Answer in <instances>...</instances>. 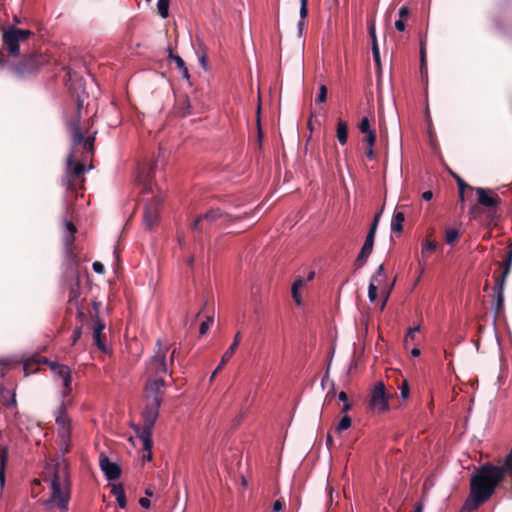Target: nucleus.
Masks as SVG:
<instances>
[{"mask_svg": "<svg viewBox=\"0 0 512 512\" xmlns=\"http://www.w3.org/2000/svg\"><path fill=\"white\" fill-rule=\"evenodd\" d=\"M63 382L62 396L68 397L72 392V375L70 373H66V376L61 379Z\"/></svg>", "mask_w": 512, "mask_h": 512, "instance_id": "obj_30", "label": "nucleus"}, {"mask_svg": "<svg viewBox=\"0 0 512 512\" xmlns=\"http://www.w3.org/2000/svg\"><path fill=\"white\" fill-rule=\"evenodd\" d=\"M79 296H80V280H79V276L76 275L75 281H74V283L71 284L70 289H69V295H68L69 303L76 302Z\"/></svg>", "mask_w": 512, "mask_h": 512, "instance_id": "obj_26", "label": "nucleus"}, {"mask_svg": "<svg viewBox=\"0 0 512 512\" xmlns=\"http://www.w3.org/2000/svg\"><path fill=\"white\" fill-rule=\"evenodd\" d=\"M67 234H75L77 232L76 226L72 222H66Z\"/></svg>", "mask_w": 512, "mask_h": 512, "instance_id": "obj_54", "label": "nucleus"}, {"mask_svg": "<svg viewBox=\"0 0 512 512\" xmlns=\"http://www.w3.org/2000/svg\"><path fill=\"white\" fill-rule=\"evenodd\" d=\"M34 33L27 29H20L10 27L3 33V47L0 49V67L4 66L7 62L5 51L10 56H17L19 54L20 43L25 42Z\"/></svg>", "mask_w": 512, "mask_h": 512, "instance_id": "obj_3", "label": "nucleus"}, {"mask_svg": "<svg viewBox=\"0 0 512 512\" xmlns=\"http://www.w3.org/2000/svg\"><path fill=\"white\" fill-rule=\"evenodd\" d=\"M351 418L348 415H344L336 426V432H342L347 430L351 426Z\"/></svg>", "mask_w": 512, "mask_h": 512, "instance_id": "obj_36", "label": "nucleus"}, {"mask_svg": "<svg viewBox=\"0 0 512 512\" xmlns=\"http://www.w3.org/2000/svg\"><path fill=\"white\" fill-rule=\"evenodd\" d=\"M363 141L367 143L368 147H370V146L374 147L375 142H376L375 131L367 133L366 136L364 137Z\"/></svg>", "mask_w": 512, "mask_h": 512, "instance_id": "obj_43", "label": "nucleus"}, {"mask_svg": "<svg viewBox=\"0 0 512 512\" xmlns=\"http://www.w3.org/2000/svg\"><path fill=\"white\" fill-rule=\"evenodd\" d=\"M459 238V231L455 228L447 229L445 232V242L448 245H454Z\"/></svg>", "mask_w": 512, "mask_h": 512, "instance_id": "obj_33", "label": "nucleus"}, {"mask_svg": "<svg viewBox=\"0 0 512 512\" xmlns=\"http://www.w3.org/2000/svg\"><path fill=\"white\" fill-rule=\"evenodd\" d=\"M82 336V327H77L75 328V330L73 331V334H72V344H76V342L81 338Z\"/></svg>", "mask_w": 512, "mask_h": 512, "instance_id": "obj_47", "label": "nucleus"}, {"mask_svg": "<svg viewBox=\"0 0 512 512\" xmlns=\"http://www.w3.org/2000/svg\"><path fill=\"white\" fill-rule=\"evenodd\" d=\"M420 57H421V68H423L425 65V62H426V52H425V47H424L423 42H421Z\"/></svg>", "mask_w": 512, "mask_h": 512, "instance_id": "obj_51", "label": "nucleus"}, {"mask_svg": "<svg viewBox=\"0 0 512 512\" xmlns=\"http://www.w3.org/2000/svg\"><path fill=\"white\" fill-rule=\"evenodd\" d=\"M480 214H481V209L479 208L478 205H472L469 208V215L471 216V218L477 219Z\"/></svg>", "mask_w": 512, "mask_h": 512, "instance_id": "obj_45", "label": "nucleus"}, {"mask_svg": "<svg viewBox=\"0 0 512 512\" xmlns=\"http://www.w3.org/2000/svg\"><path fill=\"white\" fill-rule=\"evenodd\" d=\"M385 280H383V276H378V274L373 275L370 282H373L377 286L382 284Z\"/></svg>", "mask_w": 512, "mask_h": 512, "instance_id": "obj_56", "label": "nucleus"}, {"mask_svg": "<svg viewBox=\"0 0 512 512\" xmlns=\"http://www.w3.org/2000/svg\"><path fill=\"white\" fill-rule=\"evenodd\" d=\"M366 157L369 158V159H373L374 158V150H373V147H368L366 152Z\"/></svg>", "mask_w": 512, "mask_h": 512, "instance_id": "obj_64", "label": "nucleus"}, {"mask_svg": "<svg viewBox=\"0 0 512 512\" xmlns=\"http://www.w3.org/2000/svg\"><path fill=\"white\" fill-rule=\"evenodd\" d=\"M197 54H198V58H199L201 66L204 69H206L207 68V61H208L206 54L204 52H202L201 54L199 52H197Z\"/></svg>", "mask_w": 512, "mask_h": 512, "instance_id": "obj_49", "label": "nucleus"}, {"mask_svg": "<svg viewBox=\"0 0 512 512\" xmlns=\"http://www.w3.org/2000/svg\"><path fill=\"white\" fill-rule=\"evenodd\" d=\"M240 340H241V334H240V332H238V333H236L232 344L229 346V348L223 354L219 365L214 370V374H217L223 368V366L231 359V357L234 355L235 350L237 349V347L240 343Z\"/></svg>", "mask_w": 512, "mask_h": 512, "instance_id": "obj_17", "label": "nucleus"}, {"mask_svg": "<svg viewBox=\"0 0 512 512\" xmlns=\"http://www.w3.org/2000/svg\"><path fill=\"white\" fill-rule=\"evenodd\" d=\"M212 323H213V317L208 316L207 319L205 321H203L200 325V329H199L200 335H205L208 332V330L210 329V326L212 325Z\"/></svg>", "mask_w": 512, "mask_h": 512, "instance_id": "obj_39", "label": "nucleus"}, {"mask_svg": "<svg viewBox=\"0 0 512 512\" xmlns=\"http://www.w3.org/2000/svg\"><path fill=\"white\" fill-rule=\"evenodd\" d=\"M160 405L161 403L156 397L151 399L149 398V400H146V406L142 413L144 424L141 429H137V434L143 441L145 449H149L153 445L152 429L159 416Z\"/></svg>", "mask_w": 512, "mask_h": 512, "instance_id": "obj_4", "label": "nucleus"}, {"mask_svg": "<svg viewBox=\"0 0 512 512\" xmlns=\"http://www.w3.org/2000/svg\"><path fill=\"white\" fill-rule=\"evenodd\" d=\"M92 268L98 274H103L105 272L104 265L99 261H95L92 265Z\"/></svg>", "mask_w": 512, "mask_h": 512, "instance_id": "obj_48", "label": "nucleus"}, {"mask_svg": "<svg viewBox=\"0 0 512 512\" xmlns=\"http://www.w3.org/2000/svg\"><path fill=\"white\" fill-rule=\"evenodd\" d=\"M509 250L507 252L506 258L503 261V270L501 274L495 275V285L493 287L494 295H495V303L493 305V310L495 313V318L499 317L504 309V287L506 278L508 277L511 267H512V243L508 246Z\"/></svg>", "mask_w": 512, "mask_h": 512, "instance_id": "obj_6", "label": "nucleus"}, {"mask_svg": "<svg viewBox=\"0 0 512 512\" xmlns=\"http://www.w3.org/2000/svg\"><path fill=\"white\" fill-rule=\"evenodd\" d=\"M337 139L341 145H345L348 140V125L345 121L339 120L337 123Z\"/></svg>", "mask_w": 512, "mask_h": 512, "instance_id": "obj_24", "label": "nucleus"}, {"mask_svg": "<svg viewBox=\"0 0 512 512\" xmlns=\"http://www.w3.org/2000/svg\"><path fill=\"white\" fill-rule=\"evenodd\" d=\"M370 405L379 412L388 410V397L386 395L385 385L383 382H378L374 386L371 392Z\"/></svg>", "mask_w": 512, "mask_h": 512, "instance_id": "obj_11", "label": "nucleus"}, {"mask_svg": "<svg viewBox=\"0 0 512 512\" xmlns=\"http://www.w3.org/2000/svg\"><path fill=\"white\" fill-rule=\"evenodd\" d=\"M304 284H305L304 280L299 277L294 281V283L292 285V297L297 305L301 304V299H300V295L298 292H299V289L304 286Z\"/></svg>", "mask_w": 512, "mask_h": 512, "instance_id": "obj_29", "label": "nucleus"}, {"mask_svg": "<svg viewBox=\"0 0 512 512\" xmlns=\"http://www.w3.org/2000/svg\"><path fill=\"white\" fill-rule=\"evenodd\" d=\"M156 162L143 164L138 169L137 180L143 186V193L152 191L151 181L154 176Z\"/></svg>", "mask_w": 512, "mask_h": 512, "instance_id": "obj_12", "label": "nucleus"}, {"mask_svg": "<svg viewBox=\"0 0 512 512\" xmlns=\"http://www.w3.org/2000/svg\"><path fill=\"white\" fill-rule=\"evenodd\" d=\"M189 107H190L189 100H188V98H185L184 99L185 110L181 113L182 116H186L187 114H189V111H188Z\"/></svg>", "mask_w": 512, "mask_h": 512, "instance_id": "obj_61", "label": "nucleus"}, {"mask_svg": "<svg viewBox=\"0 0 512 512\" xmlns=\"http://www.w3.org/2000/svg\"><path fill=\"white\" fill-rule=\"evenodd\" d=\"M420 330V326H415L409 328L407 331L405 337H404V346L408 348L410 343H413L415 341V333Z\"/></svg>", "mask_w": 512, "mask_h": 512, "instance_id": "obj_34", "label": "nucleus"}, {"mask_svg": "<svg viewBox=\"0 0 512 512\" xmlns=\"http://www.w3.org/2000/svg\"><path fill=\"white\" fill-rule=\"evenodd\" d=\"M139 504L141 507L148 509L151 506V501L147 497H142L139 499Z\"/></svg>", "mask_w": 512, "mask_h": 512, "instance_id": "obj_53", "label": "nucleus"}, {"mask_svg": "<svg viewBox=\"0 0 512 512\" xmlns=\"http://www.w3.org/2000/svg\"><path fill=\"white\" fill-rule=\"evenodd\" d=\"M143 449L147 452V454L143 455V459L146 461H150L152 459V452H151L152 446L149 449H145L144 447H143Z\"/></svg>", "mask_w": 512, "mask_h": 512, "instance_id": "obj_62", "label": "nucleus"}, {"mask_svg": "<svg viewBox=\"0 0 512 512\" xmlns=\"http://www.w3.org/2000/svg\"><path fill=\"white\" fill-rule=\"evenodd\" d=\"M474 191L477 194L478 205L486 207L488 209V217L492 219L497 212L498 206L501 204V198L490 189L475 187Z\"/></svg>", "mask_w": 512, "mask_h": 512, "instance_id": "obj_9", "label": "nucleus"}, {"mask_svg": "<svg viewBox=\"0 0 512 512\" xmlns=\"http://www.w3.org/2000/svg\"><path fill=\"white\" fill-rule=\"evenodd\" d=\"M99 308H100V303L97 302V301H93V309L95 311V314L92 315V318L93 320H95L97 317H99Z\"/></svg>", "mask_w": 512, "mask_h": 512, "instance_id": "obj_58", "label": "nucleus"}, {"mask_svg": "<svg viewBox=\"0 0 512 512\" xmlns=\"http://www.w3.org/2000/svg\"><path fill=\"white\" fill-rule=\"evenodd\" d=\"M41 362H43V359H41V360H38L35 358L28 359L23 365V370H24L25 375L28 376L32 373H35L38 370V366Z\"/></svg>", "mask_w": 512, "mask_h": 512, "instance_id": "obj_27", "label": "nucleus"}, {"mask_svg": "<svg viewBox=\"0 0 512 512\" xmlns=\"http://www.w3.org/2000/svg\"><path fill=\"white\" fill-rule=\"evenodd\" d=\"M228 217L227 214H224L220 209H210L206 213L201 214L195 218L192 223L193 230L200 229V223L206 221L208 224H212L217 222L220 219H226Z\"/></svg>", "mask_w": 512, "mask_h": 512, "instance_id": "obj_15", "label": "nucleus"}, {"mask_svg": "<svg viewBox=\"0 0 512 512\" xmlns=\"http://www.w3.org/2000/svg\"><path fill=\"white\" fill-rule=\"evenodd\" d=\"M63 454L68 453L70 450V442H60Z\"/></svg>", "mask_w": 512, "mask_h": 512, "instance_id": "obj_60", "label": "nucleus"}, {"mask_svg": "<svg viewBox=\"0 0 512 512\" xmlns=\"http://www.w3.org/2000/svg\"><path fill=\"white\" fill-rule=\"evenodd\" d=\"M375 274H378V276H383V280H386L387 275L385 273V268H384L383 264L378 266L377 271H376Z\"/></svg>", "mask_w": 512, "mask_h": 512, "instance_id": "obj_57", "label": "nucleus"}, {"mask_svg": "<svg viewBox=\"0 0 512 512\" xmlns=\"http://www.w3.org/2000/svg\"><path fill=\"white\" fill-rule=\"evenodd\" d=\"M368 31L369 35L372 40V54L375 64L380 68L381 67V60H380V51L377 43V37H376V29L375 24L373 21H371L368 24Z\"/></svg>", "mask_w": 512, "mask_h": 512, "instance_id": "obj_18", "label": "nucleus"}, {"mask_svg": "<svg viewBox=\"0 0 512 512\" xmlns=\"http://www.w3.org/2000/svg\"><path fill=\"white\" fill-rule=\"evenodd\" d=\"M301 6H300V17L301 20L298 23V29L301 32L304 27V19L308 15V0H300Z\"/></svg>", "mask_w": 512, "mask_h": 512, "instance_id": "obj_31", "label": "nucleus"}, {"mask_svg": "<svg viewBox=\"0 0 512 512\" xmlns=\"http://www.w3.org/2000/svg\"><path fill=\"white\" fill-rule=\"evenodd\" d=\"M405 221V215L403 212L396 210L393 214L391 220V230L394 233H402L403 232V223Z\"/></svg>", "mask_w": 512, "mask_h": 512, "instance_id": "obj_20", "label": "nucleus"}, {"mask_svg": "<svg viewBox=\"0 0 512 512\" xmlns=\"http://www.w3.org/2000/svg\"><path fill=\"white\" fill-rule=\"evenodd\" d=\"M74 241H75V234H67L64 237L65 253H66V256L72 261H76V258H77V255L74 253V250H73Z\"/></svg>", "mask_w": 512, "mask_h": 512, "instance_id": "obj_21", "label": "nucleus"}, {"mask_svg": "<svg viewBox=\"0 0 512 512\" xmlns=\"http://www.w3.org/2000/svg\"><path fill=\"white\" fill-rule=\"evenodd\" d=\"M284 505H285V502L283 500H281V499H278L273 504V510L275 512H278V511L283 509Z\"/></svg>", "mask_w": 512, "mask_h": 512, "instance_id": "obj_50", "label": "nucleus"}, {"mask_svg": "<svg viewBox=\"0 0 512 512\" xmlns=\"http://www.w3.org/2000/svg\"><path fill=\"white\" fill-rule=\"evenodd\" d=\"M52 58L45 53L34 52L26 54L17 63L12 66L13 72L25 77L37 73L41 68L49 65Z\"/></svg>", "mask_w": 512, "mask_h": 512, "instance_id": "obj_5", "label": "nucleus"}, {"mask_svg": "<svg viewBox=\"0 0 512 512\" xmlns=\"http://www.w3.org/2000/svg\"><path fill=\"white\" fill-rule=\"evenodd\" d=\"M105 323L97 317L93 320L92 336L94 345L103 353L108 352V348L105 344L106 335L104 334Z\"/></svg>", "mask_w": 512, "mask_h": 512, "instance_id": "obj_13", "label": "nucleus"}, {"mask_svg": "<svg viewBox=\"0 0 512 512\" xmlns=\"http://www.w3.org/2000/svg\"><path fill=\"white\" fill-rule=\"evenodd\" d=\"M71 426H65L58 428V436L60 438V442H70L71 440Z\"/></svg>", "mask_w": 512, "mask_h": 512, "instance_id": "obj_35", "label": "nucleus"}, {"mask_svg": "<svg viewBox=\"0 0 512 512\" xmlns=\"http://www.w3.org/2000/svg\"><path fill=\"white\" fill-rule=\"evenodd\" d=\"M451 174L457 182L458 190L470 189V190L474 191L475 187H472L469 184H467L458 174L453 173V172H451Z\"/></svg>", "mask_w": 512, "mask_h": 512, "instance_id": "obj_37", "label": "nucleus"}, {"mask_svg": "<svg viewBox=\"0 0 512 512\" xmlns=\"http://www.w3.org/2000/svg\"><path fill=\"white\" fill-rule=\"evenodd\" d=\"M164 199L162 196H154L150 201H147L143 213V221L148 229H153L159 222L160 207Z\"/></svg>", "mask_w": 512, "mask_h": 512, "instance_id": "obj_10", "label": "nucleus"}, {"mask_svg": "<svg viewBox=\"0 0 512 512\" xmlns=\"http://www.w3.org/2000/svg\"><path fill=\"white\" fill-rule=\"evenodd\" d=\"M76 317L79 321H83L86 318L85 313L82 311V309L78 308Z\"/></svg>", "mask_w": 512, "mask_h": 512, "instance_id": "obj_63", "label": "nucleus"}, {"mask_svg": "<svg viewBox=\"0 0 512 512\" xmlns=\"http://www.w3.org/2000/svg\"><path fill=\"white\" fill-rule=\"evenodd\" d=\"M83 102L77 99V105L73 115L67 120V129L72 138L71 152L67 156L66 166L62 177V185L66 191L75 194V197H83L85 184V163L94 154V141L96 131L90 132L80 123Z\"/></svg>", "mask_w": 512, "mask_h": 512, "instance_id": "obj_1", "label": "nucleus"}, {"mask_svg": "<svg viewBox=\"0 0 512 512\" xmlns=\"http://www.w3.org/2000/svg\"><path fill=\"white\" fill-rule=\"evenodd\" d=\"M380 217H381V211L374 216V219H373L371 226L369 228V231L367 233L365 242L360 250V253L358 254V256L355 260L354 264H355L356 268H358V269L363 267L366 264L369 256L371 255V253L373 251L375 235H376Z\"/></svg>", "mask_w": 512, "mask_h": 512, "instance_id": "obj_7", "label": "nucleus"}, {"mask_svg": "<svg viewBox=\"0 0 512 512\" xmlns=\"http://www.w3.org/2000/svg\"><path fill=\"white\" fill-rule=\"evenodd\" d=\"M392 287H393V284L389 287V289L386 292L383 293V302H382V305H381V310H383L384 307L386 306V303L388 301V298H389V295H390Z\"/></svg>", "mask_w": 512, "mask_h": 512, "instance_id": "obj_52", "label": "nucleus"}, {"mask_svg": "<svg viewBox=\"0 0 512 512\" xmlns=\"http://www.w3.org/2000/svg\"><path fill=\"white\" fill-rule=\"evenodd\" d=\"M377 290H378V286L376 284H374L373 282H370L369 287H368V298L371 302L376 301L377 295H378Z\"/></svg>", "mask_w": 512, "mask_h": 512, "instance_id": "obj_40", "label": "nucleus"}, {"mask_svg": "<svg viewBox=\"0 0 512 512\" xmlns=\"http://www.w3.org/2000/svg\"><path fill=\"white\" fill-rule=\"evenodd\" d=\"M99 465L108 480H116L120 477V466L117 463L110 461V459L103 453L99 456Z\"/></svg>", "mask_w": 512, "mask_h": 512, "instance_id": "obj_14", "label": "nucleus"}, {"mask_svg": "<svg viewBox=\"0 0 512 512\" xmlns=\"http://www.w3.org/2000/svg\"><path fill=\"white\" fill-rule=\"evenodd\" d=\"M433 198V192L431 190L425 191L422 193V199L425 201H430Z\"/></svg>", "mask_w": 512, "mask_h": 512, "instance_id": "obj_59", "label": "nucleus"}, {"mask_svg": "<svg viewBox=\"0 0 512 512\" xmlns=\"http://www.w3.org/2000/svg\"><path fill=\"white\" fill-rule=\"evenodd\" d=\"M169 346H163L160 339L156 341L154 355L150 358L147 369L155 376L166 374L168 367L166 363V353Z\"/></svg>", "mask_w": 512, "mask_h": 512, "instance_id": "obj_8", "label": "nucleus"}, {"mask_svg": "<svg viewBox=\"0 0 512 512\" xmlns=\"http://www.w3.org/2000/svg\"><path fill=\"white\" fill-rule=\"evenodd\" d=\"M327 99V87L326 85L322 84L319 87V93L317 95L316 101L318 103H324Z\"/></svg>", "mask_w": 512, "mask_h": 512, "instance_id": "obj_41", "label": "nucleus"}, {"mask_svg": "<svg viewBox=\"0 0 512 512\" xmlns=\"http://www.w3.org/2000/svg\"><path fill=\"white\" fill-rule=\"evenodd\" d=\"M112 494L114 495V497L116 498L117 500V503L119 505L120 508L124 509L127 505V501H126V495H125V491H124V488L122 485H114L112 487Z\"/></svg>", "mask_w": 512, "mask_h": 512, "instance_id": "obj_23", "label": "nucleus"}, {"mask_svg": "<svg viewBox=\"0 0 512 512\" xmlns=\"http://www.w3.org/2000/svg\"><path fill=\"white\" fill-rule=\"evenodd\" d=\"M436 248H437V243L435 241H431V240L424 241L422 244V250H421L422 257L424 259H427L430 256V254L435 252Z\"/></svg>", "mask_w": 512, "mask_h": 512, "instance_id": "obj_28", "label": "nucleus"}, {"mask_svg": "<svg viewBox=\"0 0 512 512\" xmlns=\"http://www.w3.org/2000/svg\"><path fill=\"white\" fill-rule=\"evenodd\" d=\"M399 388H400L401 397L403 399H407L410 394V388H409L408 382L406 380H403L402 384L399 386Z\"/></svg>", "mask_w": 512, "mask_h": 512, "instance_id": "obj_42", "label": "nucleus"}, {"mask_svg": "<svg viewBox=\"0 0 512 512\" xmlns=\"http://www.w3.org/2000/svg\"><path fill=\"white\" fill-rule=\"evenodd\" d=\"M164 388L165 382L162 378L149 379L145 386L146 400L156 397L162 403Z\"/></svg>", "mask_w": 512, "mask_h": 512, "instance_id": "obj_16", "label": "nucleus"}, {"mask_svg": "<svg viewBox=\"0 0 512 512\" xmlns=\"http://www.w3.org/2000/svg\"><path fill=\"white\" fill-rule=\"evenodd\" d=\"M405 20H402V19H398L396 22H395V28L400 31V32H403L405 30Z\"/></svg>", "mask_w": 512, "mask_h": 512, "instance_id": "obj_55", "label": "nucleus"}, {"mask_svg": "<svg viewBox=\"0 0 512 512\" xmlns=\"http://www.w3.org/2000/svg\"><path fill=\"white\" fill-rule=\"evenodd\" d=\"M51 489V500L59 509L67 510L70 500V475L65 460L58 462L54 467Z\"/></svg>", "mask_w": 512, "mask_h": 512, "instance_id": "obj_2", "label": "nucleus"}, {"mask_svg": "<svg viewBox=\"0 0 512 512\" xmlns=\"http://www.w3.org/2000/svg\"><path fill=\"white\" fill-rule=\"evenodd\" d=\"M56 424L58 428L71 426V419L67 414L65 404H62L61 407L59 408L58 414L56 416Z\"/></svg>", "mask_w": 512, "mask_h": 512, "instance_id": "obj_22", "label": "nucleus"}, {"mask_svg": "<svg viewBox=\"0 0 512 512\" xmlns=\"http://www.w3.org/2000/svg\"><path fill=\"white\" fill-rule=\"evenodd\" d=\"M7 462H8V448L3 447L0 451L1 468L5 469Z\"/></svg>", "mask_w": 512, "mask_h": 512, "instance_id": "obj_44", "label": "nucleus"}, {"mask_svg": "<svg viewBox=\"0 0 512 512\" xmlns=\"http://www.w3.org/2000/svg\"><path fill=\"white\" fill-rule=\"evenodd\" d=\"M398 14H399V19L406 20L410 15V10L407 6H402L399 9Z\"/></svg>", "mask_w": 512, "mask_h": 512, "instance_id": "obj_46", "label": "nucleus"}, {"mask_svg": "<svg viewBox=\"0 0 512 512\" xmlns=\"http://www.w3.org/2000/svg\"><path fill=\"white\" fill-rule=\"evenodd\" d=\"M169 5L170 0H158L157 9L158 13L162 18H167L169 16Z\"/></svg>", "mask_w": 512, "mask_h": 512, "instance_id": "obj_32", "label": "nucleus"}, {"mask_svg": "<svg viewBox=\"0 0 512 512\" xmlns=\"http://www.w3.org/2000/svg\"><path fill=\"white\" fill-rule=\"evenodd\" d=\"M43 363L47 364L54 375L59 379H63L66 376V373L71 372V369L67 365L50 361L47 358H43Z\"/></svg>", "mask_w": 512, "mask_h": 512, "instance_id": "obj_19", "label": "nucleus"}, {"mask_svg": "<svg viewBox=\"0 0 512 512\" xmlns=\"http://www.w3.org/2000/svg\"><path fill=\"white\" fill-rule=\"evenodd\" d=\"M168 50H169V57L175 61L176 66L179 69V71L182 73L183 77L186 79H189V77H190L189 72H188V69L186 67L184 60L180 56L174 55L171 48H169Z\"/></svg>", "mask_w": 512, "mask_h": 512, "instance_id": "obj_25", "label": "nucleus"}, {"mask_svg": "<svg viewBox=\"0 0 512 512\" xmlns=\"http://www.w3.org/2000/svg\"><path fill=\"white\" fill-rule=\"evenodd\" d=\"M359 130L363 134H367L369 132H373L374 130L370 128V123L367 117H363L359 123Z\"/></svg>", "mask_w": 512, "mask_h": 512, "instance_id": "obj_38", "label": "nucleus"}]
</instances>
